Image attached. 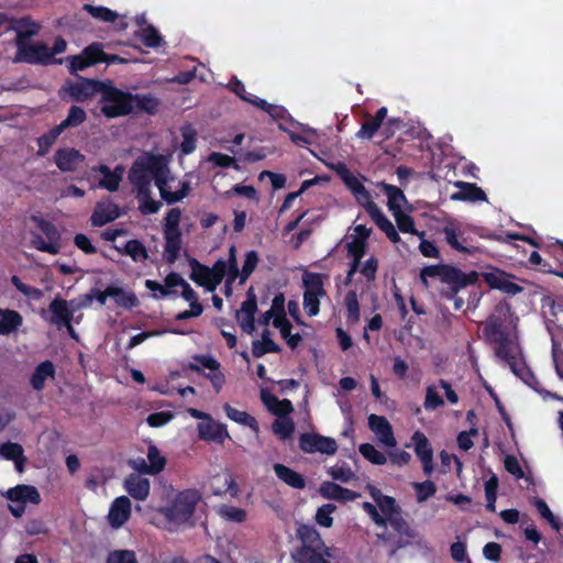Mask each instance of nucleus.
<instances>
[{"instance_id":"obj_36","label":"nucleus","mask_w":563,"mask_h":563,"mask_svg":"<svg viewBox=\"0 0 563 563\" xmlns=\"http://www.w3.org/2000/svg\"><path fill=\"white\" fill-rule=\"evenodd\" d=\"M223 410L229 419L234 422H238L242 426H246L254 431L258 430V423L256 419L249 415L246 411H241L229 404L223 405Z\"/></svg>"},{"instance_id":"obj_10","label":"nucleus","mask_w":563,"mask_h":563,"mask_svg":"<svg viewBox=\"0 0 563 563\" xmlns=\"http://www.w3.org/2000/svg\"><path fill=\"white\" fill-rule=\"evenodd\" d=\"M484 282L492 288L498 289L508 295H517L523 290V287L514 283L511 279L514 275L506 273L505 271L490 267L487 272L482 274Z\"/></svg>"},{"instance_id":"obj_9","label":"nucleus","mask_w":563,"mask_h":563,"mask_svg":"<svg viewBox=\"0 0 563 563\" xmlns=\"http://www.w3.org/2000/svg\"><path fill=\"white\" fill-rule=\"evenodd\" d=\"M299 449L305 453H321L334 455L338 451V443L333 438L321 435L314 432H305L299 437Z\"/></svg>"},{"instance_id":"obj_30","label":"nucleus","mask_w":563,"mask_h":563,"mask_svg":"<svg viewBox=\"0 0 563 563\" xmlns=\"http://www.w3.org/2000/svg\"><path fill=\"white\" fill-rule=\"evenodd\" d=\"M379 187L387 197L388 210L391 213L401 211L402 205L407 203V198L404 191L399 187L384 181L379 184Z\"/></svg>"},{"instance_id":"obj_20","label":"nucleus","mask_w":563,"mask_h":563,"mask_svg":"<svg viewBox=\"0 0 563 563\" xmlns=\"http://www.w3.org/2000/svg\"><path fill=\"white\" fill-rule=\"evenodd\" d=\"M131 516V501L126 496L115 498L109 510V522L113 528L123 526Z\"/></svg>"},{"instance_id":"obj_21","label":"nucleus","mask_w":563,"mask_h":563,"mask_svg":"<svg viewBox=\"0 0 563 563\" xmlns=\"http://www.w3.org/2000/svg\"><path fill=\"white\" fill-rule=\"evenodd\" d=\"M319 492L322 497L338 501H352L360 497V493L329 481L320 485Z\"/></svg>"},{"instance_id":"obj_4","label":"nucleus","mask_w":563,"mask_h":563,"mask_svg":"<svg viewBox=\"0 0 563 563\" xmlns=\"http://www.w3.org/2000/svg\"><path fill=\"white\" fill-rule=\"evenodd\" d=\"M435 277L450 286V294L446 297L454 298L461 289L477 283L478 273L475 271L465 273L450 265H429L420 272V279L424 287H429L428 278Z\"/></svg>"},{"instance_id":"obj_15","label":"nucleus","mask_w":563,"mask_h":563,"mask_svg":"<svg viewBox=\"0 0 563 563\" xmlns=\"http://www.w3.org/2000/svg\"><path fill=\"white\" fill-rule=\"evenodd\" d=\"M4 497L12 504L38 505L42 500L38 489L33 485L19 484L9 488Z\"/></svg>"},{"instance_id":"obj_56","label":"nucleus","mask_w":563,"mask_h":563,"mask_svg":"<svg viewBox=\"0 0 563 563\" xmlns=\"http://www.w3.org/2000/svg\"><path fill=\"white\" fill-rule=\"evenodd\" d=\"M393 216L395 218V221H396L397 227L400 232L418 234V231L415 225V221L411 216L405 213L402 210L393 213Z\"/></svg>"},{"instance_id":"obj_11","label":"nucleus","mask_w":563,"mask_h":563,"mask_svg":"<svg viewBox=\"0 0 563 563\" xmlns=\"http://www.w3.org/2000/svg\"><path fill=\"white\" fill-rule=\"evenodd\" d=\"M18 60H22L29 64H60L62 59H52V53L49 47L43 43L29 44L22 43L18 46Z\"/></svg>"},{"instance_id":"obj_23","label":"nucleus","mask_w":563,"mask_h":563,"mask_svg":"<svg viewBox=\"0 0 563 563\" xmlns=\"http://www.w3.org/2000/svg\"><path fill=\"white\" fill-rule=\"evenodd\" d=\"M150 481L140 474L132 473L124 479V488L136 500H145L150 495Z\"/></svg>"},{"instance_id":"obj_3","label":"nucleus","mask_w":563,"mask_h":563,"mask_svg":"<svg viewBox=\"0 0 563 563\" xmlns=\"http://www.w3.org/2000/svg\"><path fill=\"white\" fill-rule=\"evenodd\" d=\"M367 489L375 504H377L378 509L384 515L386 526L389 525L398 534L397 548H404L409 544L410 540L415 539L417 533L404 518L402 509L397 504L396 499L391 496L384 495L382 490L375 486L368 485Z\"/></svg>"},{"instance_id":"obj_63","label":"nucleus","mask_w":563,"mask_h":563,"mask_svg":"<svg viewBox=\"0 0 563 563\" xmlns=\"http://www.w3.org/2000/svg\"><path fill=\"white\" fill-rule=\"evenodd\" d=\"M107 563H139L132 550H114L108 554Z\"/></svg>"},{"instance_id":"obj_35","label":"nucleus","mask_w":563,"mask_h":563,"mask_svg":"<svg viewBox=\"0 0 563 563\" xmlns=\"http://www.w3.org/2000/svg\"><path fill=\"white\" fill-rule=\"evenodd\" d=\"M112 298L118 307L125 310H132L140 305V300L133 291H126L117 286H112Z\"/></svg>"},{"instance_id":"obj_39","label":"nucleus","mask_w":563,"mask_h":563,"mask_svg":"<svg viewBox=\"0 0 563 563\" xmlns=\"http://www.w3.org/2000/svg\"><path fill=\"white\" fill-rule=\"evenodd\" d=\"M64 131L55 125L37 139V155L45 156Z\"/></svg>"},{"instance_id":"obj_42","label":"nucleus","mask_w":563,"mask_h":563,"mask_svg":"<svg viewBox=\"0 0 563 563\" xmlns=\"http://www.w3.org/2000/svg\"><path fill=\"white\" fill-rule=\"evenodd\" d=\"M344 305L346 308V319L351 323L360 320V303L355 290H350L344 297Z\"/></svg>"},{"instance_id":"obj_54","label":"nucleus","mask_w":563,"mask_h":563,"mask_svg":"<svg viewBox=\"0 0 563 563\" xmlns=\"http://www.w3.org/2000/svg\"><path fill=\"white\" fill-rule=\"evenodd\" d=\"M232 195L243 196L250 200L258 201V195L254 186L252 185H234L230 190L223 194V197L229 199Z\"/></svg>"},{"instance_id":"obj_22","label":"nucleus","mask_w":563,"mask_h":563,"mask_svg":"<svg viewBox=\"0 0 563 563\" xmlns=\"http://www.w3.org/2000/svg\"><path fill=\"white\" fill-rule=\"evenodd\" d=\"M48 312L49 317L47 321L57 328H62L63 323L73 321V311L69 310L68 301L59 297L51 301Z\"/></svg>"},{"instance_id":"obj_51","label":"nucleus","mask_w":563,"mask_h":563,"mask_svg":"<svg viewBox=\"0 0 563 563\" xmlns=\"http://www.w3.org/2000/svg\"><path fill=\"white\" fill-rule=\"evenodd\" d=\"M256 311L257 299L254 289L251 287L246 292V299L241 305V309L236 311V319H240V316L255 317Z\"/></svg>"},{"instance_id":"obj_38","label":"nucleus","mask_w":563,"mask_h":563,"mask_svg":"<svg viewBox=\"0 0 563 563\" xmlns=\"http://www.w3.org/2000/svg\"><path fill=\"white\" fill-rule=\"evenodd\" d=\"M86 120L87 113L84 108L74 104L69 108L67 117L57 125L65 131L81 125Z\"/></svg>"},{"instance_id":"obj_37","label":"nucleus","mask_w":563,"mask_h":563,"mask_svg":"<svg viewBox=\"0 0 563 563\" xmlns=\"http://www.w3.org/2000/svg\"><path fill=\"white\" fill-rule=\"evenodd\" d=\"M443 232L445 235V241L453 250L468 255H473L479 251L478 246L464 245L461 243L459 240L460 232H456L455 229L446 227L444 228Z\"/></svg>"},{"instance_id":"obj_14","label":"nucleus","mask_w":563,"mask_h":563,"mask_svg":"<svg viewBox=\"0 0 563 563\" xmlns=\"http://www.w3.org/2000/svg\"><path fill=\"white\" fill-rule=\"evenodd\" d=\"M411 440L415 444V453L422 463L424 474L430 475L433 472V450L428 438L418 430L412 434Z\"/></svg>"},{"instance_id":"obj_19","label":"nucleus","mask_w":563,"mask_h":563,"mask_svg":"<svg viewBox=\"0 0 563 563\" xmlns=\"http://www.w3.org/2000/svg\"><path fill=\"white\" fill-rule=\"evenodd\" d=\"M198 435L201 440L223 444L225 439L230 438L224 424L213 421L211 418L207 422H200L197 426Z\"/></svg>"},{"instance_id":"obj_26","label":"nucleus","mask_w":563,"mask_h":563,"mask_svg":"<svg viewBox=\"0 0 563 563\" xmlns=\"http://www.w3.org/2000/svg\"><path fill=\"white\" fill-rule=\"evenodd\" d=\"M456 187H459L460 190L452 195L453 200L471 202L487 201L485 191L474 183L459 181L456 183Z\"/></svg>"},{"instance_id":"obj_58","label":"nucleus","mask_w":563,"mask_h":563,"mask_svg":"<svg viewBox=\"0 0 563 563\" xmlns=\"http://www.w3.org/2000/svg\"><path fill=\"white\" fill-rule=\"evenodd\" d=\"M329 474L333 479L342 483H349L355 477L354 472L346 463L335 464L329 470Z\"/></svg>"},{"instance_id":"obj_47","label":"nucleus","mask_w":563,"mask_h":563,"mask_svg":"<svg viewBox=\"0 0 563 563\" xmlns=\"http://www.w3.org/2000/svg\"><path fill=\"white\" fill-rule=\"evenodd\" d=\"M140 202L139 210L142 214H154L158 212L162 203L151 197V189L146 194H137Z\"/></svg>"},{"instance_id":"obj_8","label":"nucleus","mask_w":563,"mask_h":563,"mask_svg":"<svg viewBox=\"0 0 563 563\" xmlns=\"http://www.w3.org/2000/svg\"><path fill=\"white\" fill-rule=\"evenodd\" d=\"M194 360L199 363H189L188 368L198 374H203L219 393L225 383V376L220 371V363L210 355L196 354Z\"/></svg>"},{"instance_id":"obj_49","label":"nucleus","mask_w":563,"mask_h":563,"mask_svg":"<svg viewBox=\"0 0 563 563\" xmlns=\"http://www.w3.org/2000/svg\"><path fill=\"white\" fill-rule=\"evenodd\" d=\"M139 37L145 46L151 48L158 47L162 42L158 31L153 25L141 29Z\"/></svg>"},{"instance_id":"obj_17","label":"nucleus","mask_w":563,"mask_h":563,"mask_svg":"<svg viewBox=\"0 0 563 563\" xmlns=\"http://www.w3.org/2000/svg\"><path fill=\"white\" fill-rule=\"evenodd\" d=\"M297 537L301 541V545L296 551L325 550V544L313 526L300 525L297 529Z\"/></svg>"},{"instance_id":"obj_43","label":"nucleus","mask_w":563,"mask_h":563,"mask_svg":"<svg viewBox=\"0 0 563 563\" xmlns=\"http://www.w3.org/2000/svg\"><path fill=\"white\" fill-rule=\"evenodd\" d=\"M363 457L374 465H384L387 462L385 454L378 451L372 443H362L358 446Z\"/></svg>"},{"instance_id":"obj_27","label":"nucleus","mask_w":563,"mask_h":563,"mask_svg":"<svg viewBox=\"0 0 563 563\" xmlns=\"http://www.w3.org/2000/svg\"><path fill=\"white\" fill-rule=\"evenodd\" d=\"M273 468L277 478L289 487L296 489H303L306 487L307 482L303 475L294 471L292 468L280 463L274 464Z\"/></svg>"},{"instance_id":"obj_2","label":"nucleus","mask_w":563,"mask_h":563,"mask_svg":"<svg viewBox=\"0 0 563 563\" xmlns=\"http://www.w3.org/2000/svg\"><path fill=\"white\" fill-rule=\"evenodd\" d=\"M517 322L518 317L512 312L511 305L501 300L483 323V335L488 343L494 344L497 357L510 356V351L515 350L510 333L517 327Z\"/></svg>"},{"instance_id":"obj_55","label":"nucleus","mask_w":563,"mask_h":563,"mask_svg":"<svg viewBox=\"0 0 563 563\" xmlns=\"http://www.w3.org/2000/svg\"><path fill=\"white\" fill-rule=\"evenodd\" d=\"M82 54L91 66L103 63L107 57V53L103 52L102 46L99 43L90 44L82 51Z\"/></svg>"},{"instance_id":"obj_13","label":"nucleus","mask_w":563,"mask_h":563,"mask_svg":"<svg viewBox=\"0 0 563 563\" xmlns=\"http://www.w3.org/2000/svg\"><path fill=\"white\" fill-rule=\"evenodd\" d=\"M41 25L35 23L31 16L11 18L9 16V24L7 31H14L16 33V47L26 43L25 41L31 36L37 34Z\"/></svg>"},{"instance_id":"obj_44","label":"nucleus","mask_w":563,"mask_h":563,"mask_svg":"<svg viewBox=\"0 0 563 563\" xmlns=\"http://www.w3.org/2000/svg\"><path fill=\"white\" fill-rule=\"evenodd\" d=\"M148 468L152 470V475L161 473L166 465V459L161 454L156 445L150 444L147 450Z\"/></svg>"},{"instance_id":"obj_57","label":"nucleus","mask_w":563,"mask_h":563,"mask_svg":"<svg viewBox=\"0 0 563 563\" xmlns=\"http://www.w3.org/2000/svg\"><path fill=\"white\" fill-rule=\"evenodd\" d=\"M229 89L235 93L240 99H242L245 102H249L253 106H255L256 96L250 95L245 90L244 84L238 79V77L232 76V78L229 81L228 85Z\"/></svg>"},{"instance_id":"obj_53","label":"nucleus","mask_w":563,"mask_h":563,"mask_svg":"<svg viewBox=\"0 0 563 563\" xmlns=\"http://www.w3.org/2000/svg\"><path fill=\"white\" fill-rule=\"evenodd\" d=\"M258 254L256 251H249L245 254V260L242 266V271H239V276L241 278V283H244L255 271L257 264H258Z\"/></svg>"},{"instance_id":"obj_31","label":"nucleus","mask_w":563,"mask_h":563,"mask_svg":"<svg viewBox=\"0 0 563 563\" xmlns=\"http://www.w3.org/2000/svg\"><path fill=\"white\" fill-rule=\"evenodd\" d=\"M198 499L195 490H185L178 495L174 509L178 515L188 518L194 515Z\"/></svg>"},{"instance_id":"obj_29","label":"nucleus","mask_w":563,"mask_h":563,"mask_svg":"<svg viewBox=\"0 0 563 563\" xmlns=\"http://www.w3.org/2000/svg\"><path fill=\"white\" fill-rule=\"evenodd\" d=\"M164 234V258L167 264H174L183 249L181 232H163Z\"/></svg>"},{"instance_id":"obj_16","label":"nucleus","mask_w":563,"mask_h":563,"mask_svg":"<svg viewBox=\"0 0 563 563\" xmlns=\"http://www.w3.org/2000/svg\"><path fill=\"white\" fill-rule=\"evenodd\" d=\"M56 166L62 172L71 173L78 169L86 157L76 148H58L54 156Z\"/></svg>"},{"instance_id":"obj_25","label":"nucleus","mask_w":563,"mask_h":563,"mask_svg":"<svg viewBox=\"0 0 563 563\" xmlns=\"http://www.w3.org/2000/svg\"><path fill=\"white\" fill-rule=\"evenodd\" d=\"M189 265L191 267L190 279L197 285L205 287L208 291H214L217 287H213V279L209 267L196 258H190Z\"/></svg>"},{"instance_id":"obj_32","label":"nucleus","mask_w":563,"mask_h":563,"mask_svg":"<svg viewBox=\"0 0 563 563\" xmlns=\"http://www.w3.org/2000/svg\"><path fill=\"white\" fill-rule=\"evenodd\" d=\"M22 316L11 309H0V335H8L22 325Z\"/></svg>"},{"instance_id":"obj_7","label":"nucleus","mask_w":563,"mask_h":563,"mask_svg":"<svg viewBox=\"0 0 563 563\" xmlns=\"http://www.w3.org/2000/svg\"><path fill=\"white\" fill-rule=\"evenodd\" d=\"M32 221L46 236L47 241L41 234L33 233L31 245L40 252L56 255L60 252L62 235L54 223L37 216H32Z\"/></svg>"},{"instance_id":"obj_28","label":"nucleus","mask_w":563,"mask_h":563,"mask_svg":"<svg viewBox=\"0 0 563 563\" xmlns=\"http://www.w3.org/2000/svg\"><path fill=\"white\" fill-rule=\"evenodd\" d=\"M55 377V366L52 361L46 360L41 362L30 377V384L36 391H41L45 387V382L48 378Z\"/></svg>"},{"instance_id":"obj_40","label":"nucleus","mask_w":563,"mask_h":563,"mask_svg":"<svg viewBox=\"0 0 563 563\" xmlns=\"http://www.w3.org/2000/svg\"><path fill=\"white\" fill-rule=\"evenodd\" d=\"M305 292L325 296L327 291L323 285V275L319 273H306L302 277Z\"/></svg>"},{"instance_id":"obj_34","label":"nucleus","mask_w":563,"mask_h":563,"mask_svg":"<svg viewBox=\"0 0 563 563\" xmlns=\"http://www.w3.org/2000/svg\"><path fill=\"white\" fill-rule=\"evenodd\" d=\"M280 346L271 339L269 330H264L262 340H254L252 342V354L254 357H262L267 353H279Z\"/></svg>"},{"instance_id":"obj_33","label":"nucleus","mask_w":563,"mask_h":563,"mask_svg":"<svg viewBox=\"0 0 563 563\" xmlns=\"http://www.w3.org/2000/svg\"><path fill=\"white\" fill-rule=\"evenodd\" d=\"M120 253L130 256L134 262H145L148 258V252L145 245L136 239L129 240L123 247L114 246Z\"/></svg>"},{"instance_id":"obj_6","label":"nucleus","mask_w":563,"mask_h":563,"mask_svg":"<svg viewBox=\"0 0 563 563\" xmlns=\"http://www.w3.org/2000/svg\"><path fill=\"white\" fill-rule=\"evenodd\" d=\"M106 84L98 79L78 77V80H67L59 89V97L66 102H86L97 93L102 92Z\"/></svg>"},{"instance_id":"obj_1","label":"nucleus","mask_w":563,"mask_h":563,"mask_svg":"<svg viewBox=\"0 0 563 563\" xmlns=\"http://www.w3.org/2000/svg\"><path fill=\"white\" fill-rule=\"evenodd\" d=\"M100 103V111L108 119L139 112L155 114L159 106L158 99L151 95H133L107 84L102 89Z\"/></svg>"},{"instance_id":"obj_48","label":"nucleus","mask_w":563,"mask_h":563,"mask_svg":"<svg viewBox=\"0 0 563 563\" xmlns=\"http://www.w3.org/2000/svg\"><path fill=\"white\" fill-rule=\"evenodd\" d=\"M336 172L353 195L364 186L343 163H339Z\"/></svg>"},{"instance_id":"obj_5","label":"nucleus","mask_w":563,"mask_h":563,"mask_svg":"<svg viewBox=\"0 0 563 563\" xmlns=\"http://www.w3.org/2000/svg\"><path fill=\"white\" fill-rule=\"evenodd\" d=\"M168 174L167 165L161 155H148L143 161H136L130 173L129 179L135 186L137 194H146L151 189V183L154 179L157 186V178H163Z\"/></svg>"},{"instance_id":"obj_59","label":"nucleus","mask_w":563,"mask_h":563,"mask_svg":"<svg viewBox=\"0 0 563 563\" xmlns=\"http://www.w3.org/2000/svg\"><path fill=\"white\" fill-rule=\"evenodd\" d=\"M181 135H183V142L180 144L181 153L185 155L191 154L196 150L197 132L192 128L186 126L181 130Z\"/></svg>"},{"instance_id":"obj_18","label":"nucleus","mask_w":563,"mask_h":563,"mask_svg":"<svg viewBox=\"0 0 563 563\" xmlns=\"http://www.w3.org/2000/svg\"><path fill=\"white\" fill-rule=\"evenodd\" d=\"M368 427L373 432L376 433L379 441L384 443L386 446H396L397 442L394 437L391 424L385 417L375 413L369 415Z\"/></svg>"},{"instance_id":"obj_64","label":"nucleus","mask_w":563,"mask_h":563,"mask_svg":"<svg viewBox=\"0 0 563 563\" xmlns=\"http://www.w3.org/2000/svg\"><path fill=\"white\" fill-rule=\"evenodd\" d=\"M551 354L554 369L560 379L563 380V347L560 342L552 338Z\"/></svg>"},{"instance_id":"obj_60","label":"nucleus","mask_w":563,"mask_h":563,"mask_svg":"<svg viewBox=\"0 0 563 563\" xmlns=\"http://www.w3.org/2000/svg\"><path fill=\"white\" fill-rule=\"evenodd\" d=\"M529 263L533 266H536V268L542 273H549V274H553V275H556L559 277H562L563 278V271H558V269H554L552 267V265L548 262H545L542 256L537 252V251H533L530 256H529Z\"/></svg>"},{"instance_id":"obj_61","label":"nucleus","mask_w":563,"mask_h":563,"mask_svg":"<svg viewBox=\"0 0 563 563\" xmlns=\"http://www.w3.org/2000/svg\"><path fill=\"white\" fill-rule=\"evenodd\" d=\"M534 506H536L537 510L539 511L540 516L542 518H544L553 529L559 531L561 528L560 521L553 515V512L549 508L548 504L541 498H536Z\"/></svg>"},{"instance_id":"obj_12","label":"nucleus","mask_w":563,"mask_h":563,"mask_svg":"<svg viewBox=\"0 0 563 563\" xmlns=\"http://www.w3.org/2000/svg\"><path fill=\"white\" fill-rule=\"evenodd\" d=\"M499 358L505 361L509 365L512 373L516 376H518L526 385H528L530 388H532L539 394L543 393V389L541 388V383L539 382L534 373L531 371V368L528 367L526 363L520 362L518 360L515 350L510 351V356Z\"/></svg>"},{"instance_id":"obj_24","label":"nucleus","mask_w":563,"mask_h":563,"mask_svg":"<svg viewBox=\"0 0 563 563\" xmlns=\"http://www.w3.org/2000/svg\"><path fill=\"white\" fill-rule=\"evenodd\" d=\"M119 216V208L115 203L98 202L90 217V222L93 227H103L114 221Z\"/></svg>"},{"instance_id":"obj_62","label":"nucleus","mask_w":563,"mask_h":563,"mask_svg":"<svg viewBox=\"0 0 563 563\" xmlns=\"http://www.w3.org/2000/svg\"><path fill=\"white\" fill-rule=\"evenodd\" d=\"M295 424L290 418L277 419L273 423V431L279 435L283 440L288 439L292 435Z\"/></svg>"},{"instance_id":"obj_52","label":"nucleus","mask_w":563,"mask_h":563,"mask_svg":"<svg viewBox=\"0 0 563 563\" xmlns=\"http://www.w3.org/2000/svg\"><path fill=\"white\" fill-rule=\"evenodd\" d=\"M219 515L228 521L244 522L246 520V511L242 508L222 505L219 509Z\"/></svg>"},{"instance_id":"obj_45","label":"nucleus","mask_w":563,"mask_h":563,"mask_svg":"<svg viewBox=\"0 0 563 563\" xmlns=\"http://www.w3.org/2000/svg\"><path fill=\"white\" fill-rule=\"evenodd\" d=\"M82 9L92 18L104 22H114L118 18V13L107 7H96L89 3H85Z\"/></svg>"},{"instance_id":"obj_46","label":"nucleus","mask_w":563,"mask_h":563,"mask_svg":"<svg viewBox=\"0 0 563 563\" xmlns=\"http://www.w3.org/2000/svg\"><path fill=\"white\" fill-rule=\"evenodd\" d=\"M382 126L383 125L373 119L372 115L366 114L365 121L362 123L361 129L355 135L361 140H372Z\"/></svg>"},{"instance_id":"obj_41","label":"nucleus","mask_w":563,"mask_h":563,"mask_svg":"<svg viewBox=\"0 0 563 563\" xmlns=\"http://www.w3.org/2000/svg\"><path fill=\"white\" fill-rule=\"evenodd\" d=\"M99 170L102 174L100 186L111 192L117 191L121 181V173L111 170L107 165H101Z\"/></svg>"},{"instance_id":"obj_50","label":"nucleus","mask_w":563,"mask_h":563,"mask_svg":"<svg viewBox=\"0 0 563 563\" xmlns=\"http://www.w3.org/2000/svg\"><path fill=\"white\" fill-rule=\"evenodd\" d=\"M336 510L334 504H324L318 508L316 512V521L323 528H331L333 526L332 514Z\"/></svg>"}]
</instances>
